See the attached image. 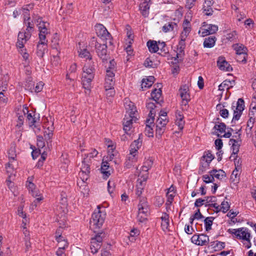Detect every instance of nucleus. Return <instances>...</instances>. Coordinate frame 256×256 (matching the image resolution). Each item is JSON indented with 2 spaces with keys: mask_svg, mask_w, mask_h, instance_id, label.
<instances>
[{
  "mask_svg": "<svg viewBox=\"0 0 256 256\" xmlns=\"http://www.w3.org/2000/svg\"><path fill=\"white\" fill-rule=\"evenodd\" d=\"M232 109L234 111V116L232 120L233 121L238 120L244 109V102L243 99L240 98L236 102H233L232 106Z\"/></svg>",
  "mask_w": 256,
  "mask_h": 256,
  "instance_id": "nucleus-4",
  "label": "nucleus"
},
{
  "mask_svg": "<svg viewBox=\"0 0 256 256\" xmlns=\"http://www.w3.org/2000/svg\"><path fill=\"white\" fill-rule=\"evenodd\" d=\"M202 178L204 182L206 184L212 182L214 181V178H213L212 174L203 175Z\"/></svg>",
  "mask_w": 256,
  "mask_h": 256,
  "instance_id": "nucleus-53",
  "label": "nucleus"
},
{
  "mask_svg": "<svg viewBox=\"0 0 256 256\" xmlns=\"http://www.w3.org/2000/svg\"><path fill=\"white\" fill-rule=\"evenodd\" d=\"M232 48L236 50V54H247L248 49L242 44H236L232 45Z\"/></svg>",
  "mask_w": 256,
  "mask_h": 256,
  "instance_id": "nucleus-25",
  "label": "nucleus"
},
{
  "mask_svg": "<svg viewBox=\"0 0 256 256\" xmlns=\"http://www.w3.org/2000/svg\"><path fill=\"white\" fill-rule=\"evenodd\" d=\"M108 42H106L105 44H100L98 42L96 39L93 37L90 42V45H94L96 48V52L98 56L102 60V62L106 63L108 60L110 59L109 55L108 54L107 44Z\"/></svg>",
  "mask_w": 256,
  "mask_h": 256,
  "instance_id": "nucleus-2",
  "label": "nucleus"
},
{
  "mask_svg": "<svg viewBox=\"0 0 256 256\" xmlns=\"http://www.w3.org/2000/svg\"><path fill=\"white\" fill-rule=\"evenodd\" d=\"M230 84V80H224L218 86V90L220 91H224L225 88L228 90L230 88L229 85Z\"/></svg>",
  "mask_w": 256,
  "mask_h": 256,
  "instance_id": "nucleus-55",
  "label": "nucleus"
},
{
  "mask_svg": "<svg viewBox=\"0 0 256 256\" xmlns=\"http://www.w3.org/2000/svg\"><path fill=\"white\" fill-rule=\"evenodd\" d=\"M140 234V231L139 230L135 228L132 229L130 230V236H128L130 241L131 242H134Z\"/></svg>",
  "mask_w": 256,
  "mask_h": 256,
  "instance_id": "nucleus-37",
  "label": "nucleus"
},
{
  "mask_svg": "<svg viewBox=\"0 0 256 256\" xmlns=\"http://www.w3.org/2000/svg\"><path fill=\"white\" fill-rule=\"evenodd\" d=\"M206 204V206H210V204H214L216 201V198L214 196H206L204 199Z\"/></svg>",
  "mask_w": 256,
  "mask_h": 256,
  "instance_id": "nucleus-57",
  "label": "nucleus"
},
{
  "mask_svg": "<svg viewBox=\"0 0 256 256\" xmlns=\"http://www.w3.org/2000/svg\"><path fill=\"white\" fill-rule=\"evenodd\" d=\"M210 246L214 248H218V250H221L224 248L226 244L224 242L216 240L210 242Z\"/></svg>",
  "mask_w": 256,
  "mask_h": 256,
  "instance_id": "nucleus-42",
  "label": "nucleus"
},
{
  "mask_svg": "<svg viewBox=\"0 0 256 256\" xmlns=\"http://www.w3.org/2000/svg\"><path fill=\"white\" fill-rule=\"evenodd\" d=\"M67 244L65 242V244H62L57 251L56 252V254L57 256H66L64 254V250L66 248L68 247Z\"/></svg>",
  "mask_w": 256,
  "mask_h": 256,
  "instance_id": "nucleus-50",
  "label": "nucleus"
},
{
  "mask_svg": "<svg viewBox=\"0 0 256 256\" xmlns=\"http://www.w3.org/2000/svg\"><path fill=\"white\" fill-rule=\"evenodd\" d=\"M138 160L137 156L130 153L124 162V166L128 168H130Z\"/></svg>",
  "mask_w": 256,
  "mask_h": 256,
  "instance_id": "nucleus-24",
  "label": "nucleus"
},
{
  "mask_svg": "<svg viewBox=\"0 0 256 256\" xmlns=\"http://www.w3.org/2000/svg\"><path fill=\"white\" fill-rule=\"evenodd\" d=\"M142 144V140L139 138L134 140L130 146V153L137 156L138 150L140 148Z\"/></svg>",
  "mask_w": 256,
  "mask_h": 256,
  "instance_id": "nucleus-18",
  "label": "nucleus"
},
{
  "mask_svg": "<svg viewBox=\"0 0 256 256\" xmlns=\"http://www.w3.org/2000/svg\"><path fill=\"white\" fill-rule=\"evenodd\" d=\"M60 53H58V52H56V55H54L51 59L52 63V65H54L56 66H58L60 63V58L58 56V54Z\"/></svg>",
  "mask_w": 256,
  "mask_h": 256,
  "instance_id": "nucleus-60",
  "label": "nucleus"
},
{
  "mask_svg": "<svg viewBox=\"0 0 256 256\" xmlns=\"http://www.w3.org/2000/svg\"><path fill=\"white\" fill-rule=\"evenodd\" d=\"M37 22V26L38 27V30L42 29L43 28H47L46 24H48L46 22H44L42 20V18L40 17H38V18L36 20Z\"/></svg>",
  "mask_w": 256,
  "mask_h": 256,
  "instance_id": "nucleus-52",
  "label": "nucleus"
},
{
  "mask_svg": "<svg viewBox=\"0 0 256 256\" xmlns=\"http://www.w3.org/2000/svg\"><path fill=\"white\" fill-rule=\"evenodd\" d=\"M100 171L104 179L108 178L110 175L108 163L107 161H104V159L101 164Z\"/></svg>",
  "mask_w": 256,
  "mask_h": 256,
  "instance_id": "nucleus-20",
  "label": "nucleus"
},
{
  "mask_svg": "<svg viewBox=\"0 0 256 256\" xmlns=\"http://www.w3.org/2000/svg\"><path fill=\"white\" fill-rule=\"evenodd\" d=\"M26 26V33H27V38H30L32 32L34 30V25L32 22H26L24 24Z\"/></svg>",
  "mask_w": 256,
  "mask_h": 256,
  "instance_id": "nucleus-39",
  "label": "nucleus"
},
{
  "mask_svg": "<svg viewBox=\"0 0 256 256\" xmlns=\"http://www.w3.org/2000/svg\"><path fill=\"white\" fill-rule=\"evenodd\" d=\"M48 44L42 42H38L36 46V55L42 58L44 56L46 51L48 50Z\"/></svg>",
  "mask_w": 256,
  "mask_h": 256,
  "instance_id": "nucleus-21",
  "label": "nucleus"
},
{
  "mask_svg": "<svg viewBox=\"0 0 256 256\" xmlns=\"http://www.w3.org/2000/svg\"><path fill=\"white\" fill-rule=\"evenodd\" d=\"M14 162H15V161L9 160L8 162L6 164V168L8 173L10 174H12L13 173L14 168V166L13 164Z\"/></svg>",
  "mask_w": 256,
  "mask_h": 256,
  "instance_id": "nucleus-49",
  "label": "nucleus"
},
{
  "mask_svg": "<svg viewBox=\"0 0 256 256\" xmlns=\"http://www.w3.org/2000/svg\"><path fill=\"white\" fill-rule=\"evenodd\" d=\"M108 156L106 158L108 160H112L114 157L116 156L117 152L116 150V148L114 145H108Z\"/></svg>",
  "mask_w": 256,
  "mask_h": 256,
  "instance_id": "nucleus-34",
  "label": "nucleus"
},
{
  "mask_svg": "<svg viewBox=\"0 0 256 256\" xmlns=\"http://www.w3.org/2000/svg\"><path fill=\"white\" fill-rule=\"evenodd\" d=\"M228 232L235 235L237 238L244 240H248L250 237V234L248 228H241L237 229H229Z\"/></svg>",
  "mask_w": 256,
  "mask_h": 256,
  "instance_id": "nucleus-7",
  "label": "nucleus"
},
{
  "mask_svg": "<svg viewBox=\"0 0 256 256\" xmlns=\"http://www.w3.org/2000/svg\"><path fill=\"white\" fill-rule=\"evenodd\" d=\"M255 119L249 118L247 122V126L246 128V132L248 134H252V130L255 122Z\"/></svg>",
  "mask_w": 256,
  "mask_h": 256,
  "instance_id": "nucleus-45",
  "label": "nucleus"
},
{
  "mask_svg": "<svg viewBox=\"0 0 256 256\" xmlns=\"http://www.w3.org/2000/svg\"><path fill=\"white\" fill-rule=\"evenodd\" d=\"M209 241L208 236L205 234H196L191 238V242L198 246H207Z\"/></svg>",
  "mask_w": 256,
  "mask_h": 256,
  "instance_id": "nucleus-9",
  "label": "nucleus"
},
{
  "mask_svg": "<svg viewBox=\"0 0 256 256\" xmlns=\"http://www.w3.org/2000/svg\"><path fill=\"white\" fill-rule=\"evenodd\" d=\"M114 74L112 70H106L104 84L105 88L110 89V88H114Z\"/></svg>",
  "mask_w": 256,
  "mask_h": 256,
  "instance_id": "nucleus-11",
  "label": "nucleus"
},
{
  "mask_svg": "<svg viewBox=\"0 0 256 256\" xmlns=\"http://www.w3.org/2000/svg\"><path fill=\"white\" fill-rule=\"evenodd\" d=\"M101 246V244H98V242L91 240L90 248L93 254L96 253L98 250L100 248Z\"/></svg>",
  "mask_w": 256,
  "mask_h": 256,
  "instance_id": "nucleus-47",
  "label": "nucleus"
},
{
  "mask_svg": "<svg viewBox=\"0 0 256 256\" xmlns=\"http://www.w3.org/2000/svg\"><path fill=\"white\" fill-rule=\"evenodd\" d=\"M217 66L222 70L230 72L232 70V68L231 66L226 60L225 58L222 56H220L218 58Z\"/></svg>",
  "mask_w": 256,
  "mask_h": 256,
  "instance_id": "nucleus-12",
  "label": "nucleus"
},
{
  "mask_svg": "<svg viewBox=\"0 0 256 256\" xmlns=\"http://www.w3.org/2000/svg\"><path fill=\"white\" fill-rule=\"evenodd\" d=\"M186 39L180 38L177 48V57L182 58L184 55V48L186 47Z\"/></svg>",
  "mask_w": 256,
  "mask_h": 256,
  "instance_id": "nucleus-22",
  "label": "nucleus"
},
{
  "mask_svg": "<svg viewBox=\"0 0 256 256\" xmlns=\"http://www.w3.org/2000/svg\"><path fill=\"white\" fill-rule=\"evenodd\" d=\"M59 36L57 34H55L52 40V47L58 53H60V46L59 44Z\"/></svg>",
  "mask_w": 256,
  "mask_h": 256,
  "instance_id": "nucleus-30",
  "label": "nucleus"
},
{
  "mask_svg": "<svg viewBox=\"0 0 256 256\" xmlns=\"http://www.w3.org/2000/svg\"><path fill=\"white\" fill-rule=\"evenodd\" d=\"M30 38H27V33L26 32H20L18 36V42L16 43V46L20 48H23L24 47V44Z\"/></svg>",
  "mask_w": 256,
  "mask_h": 256,
  "instance_id": "nucleus-19",
  "label": "nucleus"
},
{
  "mask_svg": "<svg viewBox=\"0 0 256 256\" xmlns=\"http://www.w3.org/2000/svg\"><path fill=\"white\" fill-rule=\"evenodd\" d=\"M116 62L114 60H110L109 62L105 66L106 70H112V72H114L116 68Z\"/></svg>",
  "mask_w": 256,
  "mask_h": 256,
  "instance_id": "nucleus-48",
  "label": "nucleus"
},
{
  "mask_svg": "<svg viewBox=\"0 0 256 256\" xmlns=\"http://www.w3.org/2000/svg\"><path fill=\"white\" fill-rule=\"evenodd\" d=\"M214 158V156L210 152H208L206 154L204 155L200 160V166L199 168V172H203L206 170L208 168L210 162Z\"/></svg>",
  "mask_w": 256,
  "mask_h": 256,
  "instance_id": "nucleus-10",
  "label": "nucleus"
},
{
  "mask_svg": "<svg viewBox=\"0 0 256 256\" xmlns=\"http://www.w3.org/2000/svg\"><path fill=\"white\" fill-rule=\"evenodd\" d=\"M191 30V28L190 27H186L183 28V31L180 34V38L186 39L188 36Z\"/></svg>",
  "mask_w": 256,
  "mask_h": 256,
  "instance_id": "nucleus-59",
  "label": "nucleus"
},
{
  "mask_svg": "<svg viewBox=\"0 0 256 256\" xmlns=\"http://www.w3.org/2000/svg\"><path fill=\"white\" fill-rule=\"evenodd\" d=\"M105 218V214L100 210V206H98V212L94 211L90 220V224L100 228L102 225Z\"/></svg>",
  "mask_w": 256,
  "mask_h": 256,
  "instance_id": "nucleus-6",
  "label": "nucleus"
},
{
  "mask_svg": "<svg viewBox=\"0 0 256 256\" xmlns=\"http://www.w3.org/2000/svg\"><path fill=\"white\" fill-rule=\"evenodd\" d=\"M90 159L88 158V156L86 158H84L82 161V166L80 168L81 170L80 172H90Z\"/></svg>",
  "mask_w": 256,
  "mask_h": 256,
  "instance_id": "nucleus-29",
  "label": "nucleus"
},
{
  "mask_svg": "<svg viewBox=\"0 0 256 256\" xmlns=\"http://www.w3.org/2000/svg\"><path fill=\"white\" fill-rule=\"evenodd\" d=\"M90 172H80L79 176L82 182H85L89 178V174Z\"/></svg>",
  "mask_w": 256,
  "mask_h": 256,
  "instance_id": "nucleus-63",
  "label": "nucleus"
},
{
  "mask_svg": "<svg viewBox=\"0 0 256 256\" xmlns=\"http://www.w3.org/2000/svg\"><path fill=\"white\" fill-rule=\"evenodd\" d=\"M154 78L152 76H149L146 78H144L142 80L141 84L142 90H144L145 88H148L150 87L154 83Z\"/></svg>",
  "mask_w": 256,
  "mask_h": 256,
  "instance_id": "nucleus-28",
  "label": "nucleus"
},
{
  "mask_svg": "<svg viewBox=\"0 0 256 256\" xmlns=\"http://www.w3.org/2000/svg\"><path fill=\"white\" fill-rule=\"evenodd\" d=\"M230 144L232 145V152L230 156V158H232V157L236 156V155L239 151L240 146L238 144V142L234 139L230 140Z\"/></svg>",
  "mask_w": 256,
  "mask_h": 256,
  "instance_id": "nucleus-32",
  "label": "nucleus"
},
{
  "mask_svg": "<svg viewBox=\"0 0 256 256\" xmlns=\"http://www.w3.org/2000/svg\"><path fill=\"white\" fill-rule=\"evenodd\" d=\"M162 96V90L160 88L156 89L155 88L153 90L151 93V96L152 99L156 102L158 104L160 105V102L162 100H160Z\"/></svg>",
  "mask_w": 256,
  "mask_h": 256,
  "instance_id": "nucleus-27",
  "label": "nucleus"
},
{
  "mask_svg": "<svg viewBox=\"0 0 256 256\" xmlns=\"http://www.w3.org/2000/svg\"><path fill=\"white\" fill-rule=\"evenodd\" d=\"M95 30L96 34L98 37L108 42L109 45L112 44V36L102 24H96Z\"/></svg>",
  "mask_w": 256,
  "mask_h": 256,
  "instance_id": "nucleus-5",
  "label": "nucleus"
},
{
  "mask_svg": "<svg viewBox=\"0 0 256 256\" xmlns=\"http://www.w3.org/2000/svg\"><path fill=\"white\" fill-rule=\"evenodd\" d=\"M226 39L230 42H236L238 38L237 33L236 31H232L228 33L225 36Z\"/></svg>",
  "mask_w": 256,
  "mask_h": 256,
  "instance_id": "nucleus-43",
  "label": "nucleus"
},
{
  "mask_svg": "<svg viewBox=\"0 0 256 256\" xmlns=\"http://www.w3.org/2000/svg\"><path fill=\"white\" fill-rule=\"evenodd\" d=\"M176 26V24L174 22H170L166 24L162 28V30L164 32L172 31L174 27Z\"/></svg>",
  "mask_w": 256,
  "mask_h": 256,
  "instance_id": "nucleus-41",
  "label": "nucleus"
},
{
  "mask_svg": "<svg viewBox=\"0 0 256 256\" xmlns=\"http://www.w3.org/2000/svg\"><path fill=\"white\" fill-rule=\"evenodd\" d=\"M220 206L223 213H226L230 208V204L228 202L226 201L222 202Z\"/></svg>",
  "mask_w": 256,
  "mask_h": 256,
  "instance_id": "nucleus-58",
  "label": "nucleus"
},
{
  "mask_svg": "<svg viewBox=\"0 0 256 256\" xmlns=\"http://www.w3.org/2000/svg\"><path fill=\"white\" fill-rule=\"evenodd\" d=\"M95 64L92 60H88L83 68L82 81L83 88L86 90L87 93L90 92L91 88V84L95 75Z\"/></svg>",
  "mask_w": 256,
  "mask_h": 256,
  "instance_id": "nucleus-1",
  "label": "nucleus"
},
{
  "mask_svg": "<svg viewBox=\"0 0 256 256\" xmlns=\"http://www.w3.org/2000/svg\"><path fill=\"white\" fill-rule=\"evenodd\" d=\"M146 45L151 52H156L159 50L160 46L156 41L150 40L147 42Z\"/></svg>",
  "mask_w": 256,
  "mask_h": 256,
  "instance_id": "nucleus-35",
  "label": "nucleus"
},
{
  "mask_svg": "<svg viewBox=\"0 0 256 256\" xmlns=\"http://www.w3.org/2000/svg\"><path fill=\"white\" fill-rule=\"evenodd\" d=\"M146 106L147 108L150 110L148 114L149 117L154 116L156 114L154 108H156L155 104L152 102H148L146 103Z\"/></svg>",
  "mask_w": 256,
  "mask_h": 256,
  "instance_id": "nucleus-40",
  "label": "nucleus"
},
{
  "mask_svg": "<svg viewBox=\"0 0 256 256\" xmlns=\"http://www.w3.org/2000/svg\"><path fill=\"white\" fill-rule=\"evenodd\" d=\"M209 174H212L213 178H216L218 180H222L225 176V172L222 170H212L209 172Z\"/></svg>",
  "mask_w": 256,
  "mask_h": 256,
  "instance_id": "nucleus-36",
  "label": "nucleus"
},
{
  "mask_svg": "<svg viewBox=\"0 0 256 256\" xmlns=\"http://www.w3.org/2000/svg\"><path fill=\"white\" fill-rule=\"evenodd\" d=\"M170 217L169 215L164 212L162 214L160 217L161 222V228L164 232H170Z\"/></svg>",
  "mask_w": 256,
  "mask_h": 256,
  "instance_id": "nucleus-16",
  "label": "nucleus"
},
{
  "mask_svg": "<svg viewBox=\"0 0 256 256\" xmlns=\"http://www.w3.org/2000/svg\"><path fill=\"white\" fill-rule=\"evenodd\" d=\"M150 4V0H144L140 4L139 9L144 18L148 17L149 15Z\"/></svg>",
  "mask_w": 256,
  "mask_h": 256,
  "instance_id": "nucleus-14",
  "label": "nucleus"
},
{
  "mask_svg": "<svg viewBox=\"0 0 256 256\" xmlns=\"http://www.w3.org/2000/svg\"><path fill=\"white\" fill-rule=\"evenodd\" d=\"M138 212L146 214H150V209L148 203L144 198L140 200L138 204Z\"/></svg>",
  "mask_w": 256,
  "mask_h": 256,
  "instance_id": "nucleus-17",
  "label": "nucleus"
},
{
  "mask_svg": "<svg viewBox=\"0 0 256 256\" xmlns=\"http://www.w3.org/2000/svg\"><path fill=\"white\" fill-rule=\"evenodd\" d=\"M102 233L97 234L94 238H91V240L98 242V244L102 245Z\"/></svg>",
  "mask_w": 256,
  "mask_h": 256,
  "instance_id": "nucleus-62",
  "label": "nucleus"
},
{
  "mask_svg": "<svg viewBox=\"0 0 256 256\" xmlns=\"http://www.w3.org/2000/svg\"><path fill=\"white\" fill-rule=\"evenodd\" d=\"M168 120L166 118L159 117L156 121V124L158 125V126H166Z\"/></svg>",
  "mask_w": 256,
  "mask_h": 256,
  "instance_id": "nucleus-51",
  "label": "nucleus"
},
{
  "mask_svg": "<svg viewBox=\"0 0 256 256\" xmlns=\"http://www.w3.org/2000/svg\"><path fill=\"white\" fill-rule=\"evenodd\" d=\"M214 129L216 131V134L219 137L220 136V135L218 133L222 134L225 132L226 129V125L224 122H218L216 123V124L214 127Z\"/></svg>",
  "mask_w": 256,
  "mask_h": 256,
  "instance_id": "nucleus-33",
  "label": "nucleus"
},
{
  "mask_svg": "<svg viewBox=\"0 0 256 256\" xmlns=\"http://www.w3.org/2000/svg\"><path fill=\"white\" fill-rule=\"evenodd\" d=\"M214 219V217L209 216L206 218L204 220V228L206 232H208L212 230V226Z\"/></svg>",
  "mask_w": 256,
  "mask_h": 256,
  "instance_id": "nucleus-38",
  "label": "nucleus"
},
{
  "mask_svg": "<svg viewBox=\"0 0 256 256\" xmlns=\"http://www.w3.org/2000/svg\"><path fill=\"white\" fill-rule=\"evenodd\" d=\"M81 44L79 43V46H80ZM78 55L80 58H86L88 59V60H92V56L90 54V52L88 50L82 47V48L80 46L79 49L78 50Z\"/></svg>",
  "mask_w": 256,
  "mask_h": 256,
  "instance_id": "nucleus-26",
  "label": "nucleus"
},
{
  "mask_svg": "<svg viewBox=\"0 0 256 256\" xmlns=\"http://www.w3.org/2000/svg\"><path fill=\"white\" fill-rule=\"evenodd\" d=\"M23 113L24 116V118L26 117V121L28 122L30 126L32 127L34 126L36 127L35 124L36 122V118L35 114L32 115V113L29 112L27 107H25L23 109Z\"/></svg>",
  "mask_w": 256,
  "mask_h": 256,
  "instance_id": "nucleus-15",
  "label": "nucleus"
},
{
  "mask_svg": "<svg viewBox=\"0 0 256 256\" xmlns=\"http://www.w3.org/2000/svg\"><path fill=\"white\" fill-rule=\"evenodd\" d=\"M53 136V132L52 130H46L44 132V137L46 141L48 146L49 148V144L52 142V138Z\"/></svg>",
  "mask_w": 256,
  "mask_h": 256,
  "instance_id": "nucleus-46",
  "label": "nucleus"
},
{
  "mask_svg": "<svg viewBox=\"0 0 256 256\" xmlns=\"http://www.w3.org/2000/svg\"><path fill=\"white\" fill-rule=\"evenodd\" d=\"M124 106L126 109V114L125 115L135 116V114L137 110L136 107L132 102L129 101L128 98H125Z\"/></svg>",
  "mask_w": 256,
  "mask_h": 256,
  "instance_id": "nucleus-13",
  "label": "nucleus"
},
{
  "mask_svg": "<svg viewBox=\"0 0 256 256\" xmlns=\"http://www.w3.org/2000/svg\"><path fill=\"white\" fill-rule=\"evenodd\" d=\"M37 146L38 148H43L45 146L44 138L41 136H37Z\"/></svg>",
  "mask_w": 256,
  "mask_h": 256,
  "instance_id": "nucleus-54",
  "label": "nucleus"
},
{
  "mask_svg": "<svg viewBox=\"0 0 256 256\" xmlns=\"http://www.w3.org/2000/svg\"><path fill=\"white\" fill-rule=\"evenodd\" d=\"M179 93L182 98V108L186 110L188 108V103L190 100L188 84L182 85L179 89Z\"/></svg>",
  "mask_w": 256,
  "mask_h": 256,
  "instance_id": "nucleus-3",
  "label": "nucleus"
},
{
  "mask_svg": "<svg viewBox=\"0 0 256 256\" xmlns=\"http://www.w3.org/2000/svg\"><path fill=\"white\" fill-rule=\"evenodd\" d=\"M244 56L241 54H236V59L238 62L245 63L246 62L247 54H244Z\"/></svg>",
  "mask_w": 256,
  "mask_h": 256,
  "instance_id": "nucleus-64",
  "label": "nucleus"
},
{
  "mask_svg": "<svg viewBox=\"0 0 256 256\" xmlns=\"http://www.w3.org/2000/svg\"><path fill=\"white\" fill-rule=\"evenodd\" d=\"M114 182L113 180H109L108 182V190L109 194L112 196V194L114 189Z\"/></svg>",
  "mask_w": 256,
  "mask_h": 256,
  "instance_id": "nucleus-61",
  "label": "nucleus"
},
{
  "mask_svg": "<svg viewBox=\"0 0 256 256\" xmlns=\"http://www.w3.org/2000/svg\"><path fill=\"white\" fill-rule=\"evenodd\" d=\"M216 38L214 36H210L206 38L204 42V46L207 48H212L216 44Z\"/></svg>",
  "mask_w": 256,
  "mask_h": 256,
  "instance_id": "nucleus-31",
  "label": "nucleus"
},
{
  "mask_svg": "<svg viewBox=\"0 0 256 256\" xmlns=\"http://www.w3.org/2000/svg\"><path fill=\"white\" fill-rule=\"evenodd\" d=\"M176 124L178 126L180 130L184 128V116L180 112H176Z\"/></svg>",
  "mask_w": 256,
  "mask_h": 256,
  "instance_id": "nucleus-23",
  "label": "nucleus"
},
{
  "mask_svg": "<svg viewBox=\"0 0 256 256\" xmlns=\"http://www.w3.org/2000/svg\"><path fill=\"white\" fill-rule=\"evenodd\" d=\"M138 118L136 116H128L125 115L123 120V130L127 134H130L133 128L132 124L136 122Z\"/></svg>",
  "mask_w": 256,
  "mask_h": 256,
  "instance_id": "nucleus-8",
  "label": "nucleus"
},
{
  "mask_svg": "<svg viewBox=\"0 0 256 256\" xmlns=\"http://www.w3.org/2000/svg\"><path fill=\"white\" fill-rule=\"evenodd\" d=\"M8 156L9 160L16 161V150L14 146H12L8 150Z\"/></svg>",
  "mask_w": 256,
  "mask_h": 256,
  "instance_id": "nucleus-44",
  "label": "nucleus"
},
{
  "mask_svg": "<svg viewBox=\"0 0 256 256\" xmlns=\"http://www.w3.org/2000/svg\"><path fill=\"white\" fill-rule=\"evenodd\" d=\"M149 214H140L138 212L136 219L138 222H145L148 218V216Z\"/></svg>",
  "mask_w": 256,
  "mask_h": 256,
  "instance_id": "nucleus-56",
  "label": "nucleus"
}]
</instances>
